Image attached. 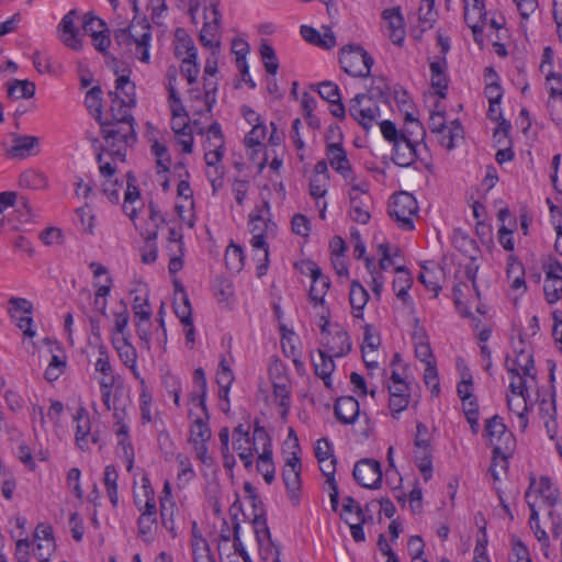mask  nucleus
<instances>
[{"instance_id":"473e14b6","label":"nucleus","mask_w":562,"mask_h":562,"mask_svg":"<svg viewBox=\"0 0 562 562\" xmlns=\"http://www.w3.org/2000/svg\"><path fill=\"white\" fill-rule=\"evenodd\" d=\"M207 420L204 415H198L193 420L190 428V441L192 443L199 442H207L211 438V429L207 425Z\"/></svg>"},{"instance_id":"f8f14e48","label":"nucleus","mask_w":562,"mask_h":562,"mask_svg":"<svg viewBox=\"0 0 562 562\" xmlns=\"http://www.w3.org/2000/svg\"><path fill=\"white\" fill-rule=\"evenodd\" d=\"M312 285L310 289L308 297L314 306L321 305L325 307V295L330 288V280L327 276L323 274L322 269L313 261L306 263Z\"/></svg>"},{"instance_id":"4c0bfd02","label":"nucleus","mask_w":562,"mask_h":562,"mask_svg":"<svg viewBox=\"0 0 562 562\" xmlns=\"http://www.w3.org/2000/svg\"><path fill=\"white\" fill-rule=\"evenodd\" d=\"M19 184L22 188L37 190L47 186V179L41 172L35 170H26L20 175Z\"/></svg>"},{"instance_id":"58836bf2","label":"nucleus","mask_w":562,"mask_h":562,"mask_svg":"<svg viewBox=\"0 0 562 562\" xmlns=\"http://www.w3.org/2000/svg\"><path fill=\"white\" fill-rule=\"evenodd\" d=\"M259 52L267 72L274 76L279 69V61L274 48L267 41H261Z\"/></svg>"},{"instance_id":"72a5a7b5","label":"nucleus","mask_w":562,"mask_h":562,"mask_svg":"<svg viewBox=\"0 0 562 562\" xmlns=\"http://www.w3.org/2000/svg\"><path fill=\"white\" fill-rule=\"evenodd\" d=\"M536 493L542 498V502L552 507L558 503L559 491L555 488L548 476H540L539 486Z\"/></svg>"},{"instance_id":"2f4dec72","label":"nucleus","mask_w":562,"mask_h":562,"mask_svg":"<svg viewBox=\"0 0 562 562\" xmlns=\"http://www.w3.org/2000/svg\"><path fill=\"white\" fill-rule=\"evenodd\" d=\"M35 94V85L29 80L13 79L8 83V95L14 99H30Z\"/></svg>"},{"instance_id":"20e7f679","label":"nucleus","mask_w":562,"mask_h":562,"mask_svg":"<svg viewBox=\"0 0 562 562\" xmlns=\"http://www.w3.org/2000/svg\"><path fill=\"white\" fill-rule=\"evenodd\" d=\"M417 212L418 204L413 194L402 191L392 196L389 214L402 229H414L413 217Z\"/></svg>"},{"instance_id":"de8ad7c7","label":"nucleus","mask_w":562,"mask_h":562,"mask_svg":"<svg viewBox=\"0 0 562 562\" xmlns=\"http://www.w3.org/2000/svg\"><path fill=\"white\" fill-rule=\"evenodd\" d=\"M506 367L508 373H510L513 378V381L509 384L512 393L519 398H526L525 393H527V387L524 378L519 374L516 367L508 366V358L506 359Z\"/></svg>"},{"instance_id":"ddd939ff","label":"nucleus","mask_w":562,"mask_h":562,"mask_svg":"<svg viewBox=\"0 0 562 562\" xmlns=\"http://www.w3.org/2000/svg\"><path fill=\"white\" fill-rule=\"evenodd\" d=\"M78 18V11L72 9L64 15L58 24V32L61 42L74 50L82 48V41L79 30L75 26V20Z\"/></svg>"},{"instance_id":"4be33fe9","label":"nucleus","mask_w":562,"mask_h":562,"mask_svg":"<svg viewBox=\"0 0 562 562\" xmlns=\"http://www.w3.org/2000/svg\"><path fill=\"white\" fill-rule=\"evenodd\" d=\"M171 111V130L173 133L183 134L184 132L191 131L189 114L182 104V101L169 102Z\"/></svg>"},{"instance_id":"69168bd1","label":"nucleus","mask_w":562,"mask_h":562,"mask_svg":"<svg viewBox=\"0 0 562 562\" xmlns=\"http://www.w3.org/2000/svg\"><path fill=\"white\" fill-rule=\"evenodd\" d=\"M267 126L265 124H256L249 134L245 137L247 147L261 146V140L266 137Z\"/></svg>"},{"instance_id":"39448f33","label":"nucleus","mask_w":562,"mask_h":562,"mask_svg":"<svg viewBox=\"0 0 562 562\" xmlns=\"http://www.w3.org/2000/svg\"><path fill=\"white\" fill-rule=\"evenodd\" d=\"M349 191V215L353 222L367 224L371 218L372 199L369 194V186L366 182H356L351 179Z\"/></svg>"},{"instance_id":"6e6d98bb","label":"nucleus","mask_w":562,"mask_h":562,"mask_svg":"<svg viewBox=\"0 0 562 562\" xmlns=\"http://www.w3.org/2000/svg\"><path fill=\"white\" fill-rule=\"evenodd\" d=\"M419 21L427 24V27H432L437 19V11L435 10V0H422L419 7Z\"/></svg>"},{"instance_id":"8fccbe9b","label":"nucleus","mask_w":562,"mask_h":562,"mask_svg":"<svg viewBox=\"0 0 562 562\" xmlns=\"http://www.w3.org/2000/svg\"><path fill=\"white\" fill-rule=\"evenodd\" d=\"M135 181H136L135 177L131 172H128L127 173V190L125 193L124 210H125V213L132 220L135 218V216H136V209L133 207V209H131V211H128L127 203H133L135 200H137L139 198V190L134 184Z\"/></svg>"},{"instance_id":"a18cd8bd","label":"nucleus","mask_w":562,"mask_h":562,"mask_svg":"<svg viewBox=\"0 0 562 562\" xmlns=\"http://www.w3.org/2000/svg\"><path fill=\"white\" fill-rule=\"evenodd\" d=\"M82 29L83 32L91 37L102 33V31H108L106 23L102 19L93 15L91 12L83 15Z\"/></svg>"},{"instance_id":"f704fd0d","label":"nucleus","mask_w":562,"mask_h":562,"mask_svg":"<svg viewBox=\"0 0 562 562\" xmlns=\"http://www.w3.org/2000/svg\"><path fill=\"white\" fill-rule=\"evenodd\" d=\"M464 22L472 30L473 40L480 46L483 45V30L487 20L479 19L472 15L469 9V2L465 0V12L463 13Z\"/></svg>"},{"instance_id":"a211bd4d","label":"nucleus","mask_w":562,"mask_h":562,"mask_svg":"<svg viewBox=\"0 0 562 562\" xmlns=\"http://www.w3.org/2000/svg\"><path fill=\"white\" fill-rule=\"evenodd\" d=\"M109 97L111 98V119L104 120L105 122H125L130 121L134 123V117L131 113V109L135 105L127 103V101L117 92L110 91Z\"/></svg>"},{"instance_id":"1a4fd4ad","label":"nucleus","mask_w":562,"mask_h":562,"mask_svg":"<svg viewBox=\"0 0 562 562\" xmlns=\"http://www.w3.org/2000/svg\"><path fill=\"white\" fill-rule=\"evenodd\" d=\"M130 37L132 43L136 45V54L140 61L149 63V42L151 38V26L147 18L140 20L134 19L128 24Z\"/></svg>"},{"instance_id":"09e8293b","label":"nucleus","mask_w":562,"mask_h":562,"mask_svg":"<svg viewBox=\"0 0 562 562\" xmlns=\"http://www.w3.org/2000/svg\"><path fill=\"white\" fill-rule=\"evenodd\" d=\"M424 382L430 389L432 395L438 396L440 393V383L436 362H428L425 368Z\"/></svg>"},{"instance_id":"c756f323","label":"nucleus","mask_w":562,"mask_h":562,"mask_svg":"<svg viewBox=\"0 0 562 562\" xmlns=\"http://www.w3.org/2000/svg\"><path fill=\"white\" fill-rule=\"evenodd\" d=\"M507 278L510 281V288L513 290H518L520 288H524L526 290L524 266L513 256L508 258Z\"/></svg>"},{"instance_id":"ea45409f","label":"nucleus","mask_w":562,"mask_h":562,"mask_svg":"<svg viewBox=\"0 0 562 562\" xmlns=\"http://www.w3.org/2000/svg\"><path fill=\"white\" fill-rule=\"evenodd\" d=\"M533 363V357L530 350H526L525 348L516 349V359L512 367H516L517 370L520 369L525 376L535 378V374L531 373Z\"/></svg>"},{"instance_id":"864d4df0","label":"nucleus","mask_w":562,"mask_h":562,"mask_svg":"<svg viewBox=\"0 0 562 562\" xmlns=\"http://www.w3.org/2000/svg\"><path fill=\"white\" fill-rule=\"evenodd\" d=\"M34 541L36 542V547L34 548V554L37 558L38 562H49L52 553L56 548L55 540L46 539Z\"/></svg>"},{"instance_id":"423d86ee","label":"nucleus","mask_w":562,"mask_h":562,"mask_svg":"<svg viewBox=\"0 0 562 562\" xmlns=\"http://www.w3.org/2000/svg\"><path fill=\"white\" fill-rule=\"evenodd\" d=\"M349 114L364 131H369L378 123L380 109L374 101H372V103H368L367 97H364L363 93H358L350 100Z\"/></svg>"},{"instance_id":"13d9d810","label":"nucleus","mask_w":562,"mask_h":562,"mask_svg":"<svg viewBox=\"0 0 562 562\" xmlns=\"http://www.w3.org/2000/svg\"><path fill=\"white\" fill-rule=\"evenodd\" d=\"M507 406L509 411L516 413L518 415L520 427L522 429H526L528 426V418H527V402L526 398H507Z\"/></svg>"},{"instance_id":"e2e57ef3","label":"nucleus","mask_w":562,"mask_h":562,"mask_svg":"<svg viewBox=\"0 0 562 562\" xmlns=\"http://www.w3.org/2000/svg\"><path fill=\"white\" fill-rule=\"evenodd\" d=\"M414 445L417 448L416 451H419V452L430 451L428 427L423 423H418L416 426V435H415Z\"/></svg>"},{"instance_id":"6ab92c4d","label":"nucleus","mask_w":562,"mask_h":562,"mask_svg":"<svg viewBox=\"0 0 562 562\" xmlns=\"http://www.w3.org/2000/svg\"><path fill=\"white\" fill-rule=\"evenodd\" d=\"M382 16L387 22L389 37L392 43L402 45L404 41V20L400 9H386L383 11Z\"/></svg>"},{"instance_id":"3c124183","label":"nucleus","mask_w":562,"mask_h":562,"mask_svg":"<svg viewBox=\"0 0 562 562\" xmlns=\"http://www.w3.org/2000/svg\"><path fill=\"white\" fill-rule=\"evenodd\" d=\"M181 300L182 302L180 304L175 303V313L180 318L183 326H188L191 325L193 319L190 301L184 290H181Z\"/></svg>"},{"instance_id":"338daca9","label":"nucleus","mask_w":562,"mask_h":562,"mask_svg":"<svg viewBox=\"0 0 562 562\" xmlns=\"http://www.w3.org/2000/svg\"><path fill=\"white\" fill-rule=\"evenodd\" d=\"M169 265L168 270L170 274H176L179 272L183 267V256H184V247H181V245L178 246V249H172L169 247Z\"/></svg>"},{"instance_id":"393cba45","label":"nucleus","mask_w":562,"mask_h":562,"mask_svg":"<svg viewBox=\"0 0 562 562\" xmlns=\"http://www.w3.org/2000/svg\"><path fill=\"white\" fill-rule=\"evenodd\" d=\"M368 99V103L378 100L383 103H389L391 98V87L383 77L373 79L371 87L367 93H363Z\"/></svg>"},{"instance_id":"aec40b11","label":"nucleus","mask_w":562,"mask_h":562,"mask_svg":"<svg viewBox=\"0 0 562 562\" xmlns=\"http://www.w3.org/2000/svg\"><path fill=\"white\" fill-rule=\"evenodd\" d=\"M257 442L252 440V437L233 440V448L247 470L252 469L255 453L259 451Z\"/></svg>"},{"instance_id":"603ef678","label":"nucleus","mask_w":562,"mask_h":562,"mask_svg":"<svg viewBox=\"0 0 562 562\" xmlns=\"http://www.w3.org/2000/svg\"><path fill=\"white\" fill-rule=\"evenodd\" d=\"M151 151L157 157V167H158L159 171H162V172L169 171L170 165H171V158L168 154L167 147L159 142H155L151 145Z\"/></svg>"},{"instance_id":"49530a36","label":"nucleus","mask_w":562,"mask_h":562,"mask_svg":"<svg viewBox=\"0 0 562 562\" xmlns=\"http://www.w3.org/2000/svg\"><path fill=\"white\" fill-rule=\"evenodd\" d=\"M143 237L147 243V250L142 252V261L147 265L153 263L156 261L158 255V248L155 243L158 237V231H148Z\"/></svg>"},{"instance_id":"f3484780","label":"nucleus","mask_w":562,"mask_h":562,"mask_svg":"<svg viewBox=\"0 0 562 562\" xmlns=\"http://www.w3.org/2000/svg\"><path fill=\"white\" fill-rule=\"evenodd\" d=\"M336 418L345 425H352L360 413L359 402L353 396L339 397L334 405Z\"/></svg>"},{"instance_id":"f03ea898","label":"nucleus","mask_w":562,"mask_h":562,"mask_svg":"<svg viewBox=\"0 0 562 562\" xmlns=\"http://www.w3.org/2000/svg\"><path fill=\"white\" fill-rule=\"evenodd\" d=\"M485 434L488 437L490 445L493 447L494 459H501L503 467L507 464V458L515 448V437L509 431L498 415L486 420Z\"/></svg>"},{"instance_id":"7ed1b4c3","label":"nucleus","mask_w":562,"mask_h":562,"mask_svg":"<svg viewBox=\"0 0 562 562\" xmlns=\"http://www.w3.org/2000/svg\"><path fill=\"white\" fill-rule=\"evenodd\" d=\"M339 63L346 74L352 77H368L374 61L363 47L348 45L341 48Z\"/></svg>"},{"instance_id":"79ce46f5","label":"nucleus","mask_w":562,"mask_h":562,"mask_svg":"<svg viewBox=\"0 0 562 562\" xmlns=\"http://www.w3.org/2000/svg\"><path fill=\"white\" fill-rule=\"evenodd\" d=\"M178 43L175 48V54L177 57L186 55L184 58H191L192 50L194 52V56H198V49L194 46V43L191 37L184 34L183 31H177Z\"/></svg>"},{"instance_id":"9b49d317","label":"nucleus","mask_w":562,"mask_h":562,"mask_svg":"<svg viewBox=\"0 0 562 562\" xmlns=\"http://www.w3.org/2000/svg\"><path fill=\"white\" fill-rule=\"evenodd\" d=\"M546 272L544 295L549 304H555L562 299V263L550 260L543 266Z\"/></svg>"},{"instance_id":"5701e85b","label":"nucleus","mask_w":562,"mask_h":562,"mask_svg":"<svg viewBox=\"0 0 562 562\" xmlns=\"http://www.w3.org/2000/svg\"><path fill=\"white\" fill-rule=\"evenodd\" d=\"M257 471L262 474L266 483L271 484L274 481V463L272 461V445H265L261 453L258 456Z\"/></svg>"},{"instance_id":"0eeeda50","label":"nucleus","mask_w":562,"mask_h":562,"mask_svg":"<svg viewBox=\"0 0 562 562\" xmlns=\"http://www.w3.org/2000/svg\"><path fill=\"white\" fill-rule=\"evenodd\" d=\"M205 2V10H210V14L205 13V22L200 32V42L203 46L213 49H220V41L217 40V32L221 21V13L218 11V0H203Z\"/></svg>"},{"instance_id":"dca6fc26","label":"nucleus","mask_w":562,"mask_h":562,"mask_svg":"<svg viewBox=\"0 0 562 562\" xmlns=\"http://www.w3.org/2000/svg\"><path fill=\"white\" fill-rule=\"evenodd\" d=\"M336 330L331 335L325 337L323 346L325 351L333 357L339 358L348 355L351 350L352 344L350 337L346 330L340 328L338 325L335 326Z\"/></svg>"},{"instance_id":"6e6552de","label":"nucleus","mask_w":562,"mask_h":562,"mask_svg":"<svg viewBox=\"0 0 562 562\" xmlns=\"http://www.w3.org/2000/svg\"><path fill=\"white\" fill-rule=\"evenodd\" d=\"M353 479L362 487L378 490L382 484V470L379 461L362 459L358 461L352 471Z\"/></svg>"},{"instance_id":"412c9836","label":"nucleus","mask_w":562,"mask_h":562,"mask_svg":"<svg viewBox=\"0 0 562 562\" xmlns=\"http://www.w3.org/2000/svg\"><path fill=\"white\" fill-rule=\"evenodd\" d=\"M319 361H314V372L321 378L327 389H331V374L335 371V362L333 356L327 353L324 349H318Z\"/></svg>"},{"instance_id":"774afa93","label":"nucleus","mask_w":562,"mask_h":562,"mask_svg":"<svg viewBox=\"0 0 562 562\" xmlns=\"http://www.w3.org/2000/svg\"><path fill=\"white\" fill-rule=\"evenodd\" d=\"M397 277L393 280V290L397 289H411L413 284V278L405 266L395 267Z\"/></svg>"},{"instance_id":"052dcab7","label":"nucleus","mask_w":562,"mask_h":562,"mask_svg":"<svg viewBox=\"0 0 562 562\" xmlns=\"http://www.w3.org/2000/svg\"><path fill=\"white\" fill-rule=\"evenodd\" d=\"M9 305L10 307L8 310V313L12 318H14L16 314L20 312L26 315H31L33 313V304L27 299L12 296L9 300Z\"/></svg>"},{"instance_id":"37998d69","label":"nucleus","mask_w":562,"mask_h":562,"mask_svg":"<svg viewBox=\"0 0 562 562\" xmlns=\"http://www.w3.org/2000/svg\"><path fill=\"white\" fill-rule=\"evenodd\" d=\"M180 71L187 78L189 85L196 82L198 76L200 74V66L198 64V56H194L193 50L191 58H182Z\"/></svg>"},{"instance_id":"bb28decb","label":"nucleus","mask_w":562,"mask_h":562,"mask_svg":"<svg viewBox=\"0 0 562 562\" xmlns=\"http://www.w3.org/2000/svg\"><path fill=\"white\" fill-rule=\"evenodd\" d=\"M442 147L451 150L456 147V140L463 137V130L458 120L453 121L451 126H447L441 132L436 133Z\"/></svg>"},{"instance_id":"cd10ccee","label":"nucleus","mask_w":562,"mask_h":562,"mask_svg":"<svg viewBox=\"0 0 562 562\" xmlns=\"http://www.w3.org/2000/svg\"><path fill=\"white\" fill-rule=\"evenodd\" d=\"M368 300L369 294L367 290L358 281H352L349 301L352 310L357 311V313H353L355 317H362V310L368 303Z\"/></svg>"},{"instance_id":"0e129e2a","label":"nucleus","mask_w":562,"mask_h":562,"mask_svg":"<svg viewBox=\"0 0 562 562\" xmlns=\"http://www.w3.org/2000/svg\"><path fill=\"white\" fill-rule=\"evenodd\" d=\"M318 93L322 99L329 103L339 101V98H341L338 86L331 81H324L319 83Z\"/></svg>"},{"instance_id":"9d476101","label":"nucleus","mask_w":562,"mask_h":562,"mask_svg":"<svg viewBox=\"0 0 562 562\" xmlns=\"http://www.w3.org/2000/svg\"><path fill=\"white\" fill-rule=\"evenodd\" d=\"M301 470L302 463L301 459L297 456L296 451L292 452V457L289 458L285 462L282 477L285 484L288 494L292 503L296 506L300 502V491H301Z\"/></svg>"},{"instance_id":"a19ab883","label":"nucleus","mask_w":562,"mask_h":562,"mask_svg":"<svg viewBox=\"0 0 562 562\" xmlns=\"http://www.w3.org/2000/svg\"><path fill=\"white\" fill-rule=\"evenodd\" d=\"M135 85L130 81L128 76H120L115 80V91H117L132 105H136Z\"/></svg>"},{"instance_id":"c85d7f7f","label":"nucleus","mask_w":562,"mask_h":562,"mask_svg":"<svg viewBox=\"0 0 562 562\" xmlns=\"http://www.w3.org/2000/svg\"><path fill=\"white\" fill-rule=\"evenodd\" d=\"M85 104L89 112L94 116V119L100 124L103 122L102 119V89L99 86L92 87L86 94Z\"/></svg>"},{"instance_id":"680f3d73","label":"nucleus","mask_w":562,"mask_h":562,"mask_svg":"<svg viewBox=\"0 0 562 562\" xmlns=\"http://www.w3.org/2000/svg\"><path fill=\"white\" fill-rule=\"evenodd\" d=\"M194 562H215L209 549V544L203 537L192 543Z\"/></svg>"},{"instance_id":"2eb2a0df","label":"nucleus","mask_w":562,"mask_h":562,"mask_svg":"<svg viewBox=\"0 0 562 562\" xmlns=\"http://www.w3.org/2000/svg\"><path fill=\"white\" fill-rule=\"evenodd\" d=\"M326 156L330 166L351 183V179L355 178L352 177L351 165L341 143H327Z\"/></svg>"},{"instance_id":"bf43d9fd","label":"nucleus","mask_w":562,"mask_h":562,"mask_svg":"<svg viewBox=\"0 0 562 562\" xmlns=\"http://www.w3.org/2000/svg\"><path fill=\"white\" fill-rule=\"evenodd\" d=\"M252 522L255 525V535L258 546L272 541L267 520L266 518L261 519V514H256Z\"/></svg>"},{"instance_id":"4d7b16f0","label":"nucleus","mask_w":562,"mask_h":562,"mask_svg":"<svg viewBox=\"0 0 562 562\" xmlns=\"http://www.w3.org/2000/svg\"><path fill=\"white\" fill-rule=\"evenodd\" d=\"M290 387L285 383L273 384V395L279 398V405L283 408L281 415L285 416L289 413L291 400H290Z\"/></svg>"},{"instance_id":"a878e982","label":"nucleus","mask_w":562,"mask_h":562,"mask_svg":"<svg viewBox=\"0 0 562 562\" xmlns=\"http://www.w3.org/2000/svg\"><path fill=\"white\" fill-rule=\"evenodd\" d=\"M77 423L76 441L78 446L83 449V445L87 443V438L91 430V423L88 411L85 407H79L74 416Z\"/></svg>"},{"instance_id":"e433bc0d","label":"nucleus","mask_w":562,"mask_h":562,"mask_svg":"<svg viewBox=\"0 0 562 562\" xmlns=\"http://www.w3.org/2000/svg\"><path fill=\"white\" fill-rule=\"evenodd\" d=\"M113 345L119 352L121 360L126 367H133L136 363L137 355L135 348L125 337L113 339Z\"/></svg>"},{"instance_id":"7c9ffc66","label":"nucleus","mask_w":562,"mask_h":562,"mask_svg":"<svg viewBox=\"0 0 562 562\" xmlns=\"http://www.w3.org/2000/svg\"><path fill=\"white\" fill-rule=\"evenodd\" d=\"M175 509L176 504L171 498L160 497L161 524L171 533L172 538L178 536L173 521Z\"/></svg>"},{"instance_id":"c9c22d12","label":"nucleus","mask_w":562,"mask_h":562,"mask_svg":"<svg viewBox=\"0 0 562 562\" xmlns=\"http://www.w3.org/2000/svg\"><path fill=\"white\" fill-rule=\"evenodd\" d=\"M244 252L239 245L232 243L225 252V263L229 271L239 272L244 267Z\"/></svg>"},{"instance_id":"f257e3e1","label":"nucleus","mask_w":562,"mask_h":562,"mask_svg":"<svg viewBox=\"0 0 562 562\" xmlns=\"http://www.w3.org/2000/svg\"><path fill=\"white\" fill-rule=\"evenodd\" d=\"M102 136L110 148V154L124 161L126 157V147L134 144L136 133L134 123L123 122H101Z\"/></svg>"},{"instance_id":"5fc2aeb1","label":"nucleus","mask_w":562,"mask_h":562,"mask_svg":"<svg viewBox=\"0 0 562 562\" xmlns=\"http://www.w3.org/2000/svg\"><path fill=\"white\" fill-rule=\"evenodd\" d=\"M329 184V176H313L310 180V194L319 199L326 195Z\"/></svg>"},{"instance_id":"4468645a","label":"nucleus","mask_w":562,"mask_h":562,"mask_svg":"<svg viewBox=\"0 0 562 562\" xmlns=\"http://www.w3.org/2000/svg\"><path fill=\"white\" fill-rule=\"evenodd\" d=\"M417 140L401 134L400 139L393 143L392 160L400 167H409L417 159Z\"/></svg>"},{"instance_id":"b1692460","label":"nucleus","mask_w":562,"mask_h":562,"mask_svg":"<svg viewBox=\"0 0 562 562\" xmlns=\"http://www.w3.org/2000/svg\"><path fill=\"white\" fill-rule=\"evenodd\" d=\"M38 146V138L35 136H15L10 154L15 158H25L31 156L33 149Z\"/></svg>"},{"instance_id":"c03bdc74","label":"nucleus","mask_w":562,"mask_h":562,"mask_svg":"<svg viewBox=\"0 0 562 562\" xmlns=\"http://www.w3.org/2000/svg\"><path fill=\"white\" fill-rule=\"evenodd\" d=\"M138 533L145 541L153 540L154 529L157 527V516L140 514L138 520Z\"/></svg>"}]
</instances>
